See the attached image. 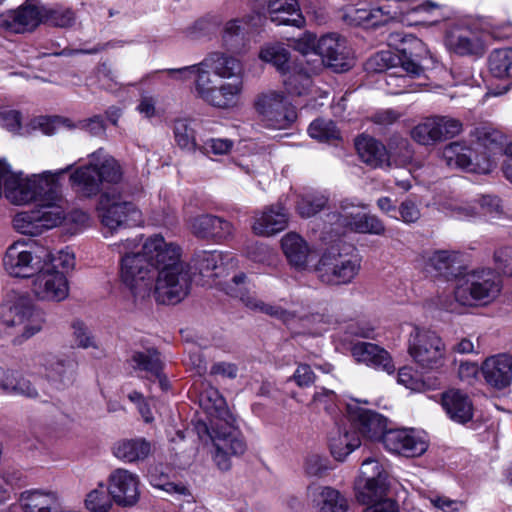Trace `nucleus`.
Segmentation results:
<instances>
[{"label": "nucleus", "instance_id": "obj_42", "mask_svg": "<svg viewBox=\"0 0 512 512\" xmlns=\"http://www.w3.org/2000/svg\"><path fill=\"white\" fill-rule=\"evenodd\" d=\"M96 163L93 158L78 166L70 175L71 186L77 193L88 197L96 193Z\"/></svg>", "mask_w": 512, "mask_h": 512}, {"label": "nucleus", "instance_id": "obj_59", "mask_svg": "<svg viewBox=\"0 0 512 512\" xmlns=\"http://www.w3.org/2000/svg\"><path fill=\"white\" fill-rule=\"evenodd\" d=\"M43 21L57 27H68L75 21V14L70 8H45Z\"/></svg>", "mask_w": 512, "mask_h": 512}, {"label": "nucleus", "instance_id": "obj_32", "mask_svg": "<svg viewBox=\"0 0 512 512\" xmlns=\"http://www.w3.org/2000/svg\"><path fill=\"white\" fill-rule=\"evenodd\" d=\"M441 405L449 419L458 424L472 420L474 407L469 396L459 389H449L442 394Z\"/></svg>", "mask_w": 512, "mask_h": 512}, {"label": "nucleus", "instance_id": "obj_11", "mask_svg": "<svg viewBox=\"0 0 512 512\" xmlns=\"http://www.w3.org/2000/svg\"><path fill=\"white\" fill-rule=\"evenodd\" d=\"M43 323V312L26 298H20L12 305L0 306V332L15 334L18 343L41 331Z\"/></svg>", "mask_w": 512, "mask_h": 512}, {"label": "nucleus", "instance_id": "obj_38", "mask_svg": "<svg viewBox=\"0 0 512 512\" xmlns=\"http://www.w3.org/2000/svg\"><path fill=\"white\" fill-rule=\"evenodd\" d=\"M282 250L289 263L299 270L307 267L310 248L306 241L297 233L290 232L281 239Z\"/></svg>", "mask_w": 512, "mask_h": 512}, {"label": "nucleus", "instance_id": "obj_31", "mask_svg": "<svg viewBox=\"0 0 512 512\" xmlns=\"http://www.w3.org/2000/svg\"><path fill=\"white\" fill-rule=\"evenodd\" d=\"M123 168L111 155L98 149V196L119 193Z\"/></svg>", "mask_w": 512, "mask_h": 512}, {"label": "nucleus", "instance_id": "obj_22", "mask_svg": "<svg viewBox=\"0 0 512 512\" xmlns=\"http://www.w3.org/2000/svg\"><path fill=\"white\" fill-rule=\"evenodd\" d=\"M33 369L47 380L52 389L61 390L73 382L72 364L51 353L37 355L33 359Z\"/></svg>", "mask_w": 512, "mask_h": 512}, {"label": "nucleus", "instance_id": "obj_14", "mask_svg": "<svg viewBox=\"0 0 512 512\" xmlns=\"http://www.w3.org/2000/svg\"><path fill=\"white\" fill-rule=\"evenodd\" d=\"M408 353L422 369L435 370L445 363L446 347L435 331L414 325L408 338Z\"/></svg>", "mask_w": 512, "mask_h": 512}, {"label": "nucleus", "instance_id": "obj_49", "mask_svg": "<svg viewBox=\"0 0 512 512\" xmlns=\"http://www.w3.org/2000/svg\"><path fill=\"white\" fill-rule=\"evenodd\" d=\"M489 69L494 77L512 78V48L494 50L489 56Z\"/></svg>", "mask_w": 512, "mask_h": 512}, {"label": "nucleus", "instance_id": "obj_53", "mask_svg": "<svg viewBox=\"0 0 512 512\" xmlns=\"http://www.w3.org/2000/svg\"><path fill=\"white\" fill-rule=\"evenodd\" d=\"M419 0H389L383 3L384 11L392 13L387 14V22L391 19H399L407 24V18L413 17L414 8Z\"/></svg>", "mask_w": 512, "mask_h": 512}, {"label": "nucleus", "instance_id": "obj_45", "mask_svg": "<svg viewBox=\"0 0 512 512\" xmlns=\"http://www.w3.org/2000/svg\"><path fill=\"white\" fill-rule=\"evenodd\" d=\"M233 258L230 254L221 251H201L195 255L194 264L199 269L200 274L208 276L212 271L220 269L223 265L233 267Z\"/></svg>", "mask_w": 512, "mask_h": 512}, {"label": "nucleus", "instance_id": "obj_61", "mask_svg": "<svg viewBox=\"0 0 512 512\" xmlns=\"http://www.w3.org/2000/svg\"><path fill=\"white\" fill-rule=\"evenodd\" d=\"M425 498L434 508L442 512H458L464 507L463 501L440 494H429Z\"/></svg>", "mask_w": 512, "mask_h": 512}, {"label": "nucleus", "instance_id": "obj_13", "mask_svg": "<svg viewBox=\"0 0 512 512\" xmlns=\"http://www.w3.org/2000/svg\"><path fill=\"white\" fill-rule=\"evenodd\" d=\"M387 41L389 46L398 51L399 64L406 72L405 76L399 78L389 74L388 77L391 80H399L406 85L408 78L420 77L424 73L425 62L431 58V55L422 40L396 31L389 34Z\"/></svg>", "mask_w": 512, "mask_h": 512}, {"label": "nucleus", "instance_id": "obj_35", "mask_svg": "<svg viewBox=\"0 0 512 512\" xmlns=\"http://www.w3.org/2000/svg\"><path fill=\"white\" fill-rule=\"evenodd\" d=\"M268 14L277 25L301 27L305 22L297 0H270Z\"/></svg>", "mask_w": 512, "mask_h": 512}, {"label": "nucleus", "instance_id": "obj_1", "mask_svg": "<svg viewBox=\"0 0 512 512\" xmlns=\"http://www.w3.org/2000/svg\"><path fill=\"white\" fill-rule=\"evenodd\" d=\"M198 72L197 96L215 108L231 109L238 105L243 92V65L228 53H209L198 64L185 66L181 72Z\"/></svg>", "mask_w": 512, "mask_h": 512}, {"label": "nucleus", "instance_id": "obj_5", "mask_svg": "<svg viewBox=\"0 0 512 512\" xmlns=\"http://www.w3.org/2000/svg\"><path fill=\"white\" fill-rule=\"evenodd\" d=\"M509 37H512V22L483 18L451 27L446 33L445 45L458 55L481 57L486 52L490 38Z\"/></svg>", "mask_w": 512, "mask_h": 512}, {"label": "nucleus", "instance_id": "obj_29", "mask_svg": "<svg viewBox=\"0 0 512 512\" xmlns=\"http://www.w3.org/2000/svg\"><path fill=\"white\" fill-rule=\"evenodd\" d=\"M480 370L488 385L504 389L512 382V356L501 353L487 357Z\"/></svg>", "mask_w": 512, "mask_h": 512}, {"label": "nucleus", "instance_id": "obj_51", "mask_svg": "<svg viewBox=\"0 0 512 512\" xmlns=\"http://www.w3.org/2000/svg\"><path fill=\"white\" fill-rule=\"evenodd\" d=\"M436 124L435 116L424 118L412 128L410 132L411 138L415 142L425 146L436 144L438 142Z\"/></svg>", "mask_w": 512, "mask_h": 512}, {"label": "nucleus", "instance_id": "obj_34", "mask_svg": "<svg viewBox=\"0 0 512 512\" xmlns=\"http://www.w3.org/2000/svg\"><path fill=\"white\" fill-rule=\"evenodd\" d=\"M20 505L24 512H61V501L56 492L32 490L21 493Z\"/></svg>", "mask_w": 512, "mask_h": 512}, {"label": "nucleus", "instance_id": "obj_37", "mask_svg": "<svg viewBox=\"0 0 512 512\" xmlns=\"http://www.w3.org/2000/svg\"><path fill=\"white\" fill-rule=\"evenodd\" d=\"M387 14L389 11H384L383 4L370 8L350 6L346 8L343 19L350 25L373 28L387 23Z\"/></svg>", "mask_w": 512, "mask_h": 512}, {"label": "nucleus", "instance_id": "obj_39", "mask_svg": "<svg viewBox=\"0 0 512 512\" xmlns=\"http://www.w3.org/2000/svg\"><path fill=\"white\" fill-rule=\"evenodd\" d=\"M260 104L261 122L270 129H287L296 120L297 113L295 107L285 96L281 103V108L276 112L269 109L268 104Z\"/></svg>", "mask_w": 512, "mask_h": 512}, {"label": "nucleus", "instance_id": "obj_46", "mask_svg": "<svg viewBox=\"0 0 512 512\" xmlns=\"http://www.w3.org/2000/svg\"><path fill=\"white\" fill-rule=\"evenodd\" d=\"M413 17L407 18V25H434L443 18L442 7L432 1L418 2Z\"/></svg>", "mask_w": 512, "mask_h": 512}, {"label": "nucleus", "instance_id": "obj_44", "mask_svg": "<svg viewBox=\"0 0 512 512\" xmlns=\"http://www.w3.org/2000/svg\"><path fill=\"white\" fill-rule=\"evenodd\" d=\"M132 368L139 373V376L152 380L153 376H159L163 370V363L156 350L136 352L131 358Z\"/></svg>", "mask_w": 512, "mask_h": 512}, {"label": "nucleus", "instance_id": "obj_54", "mask_svg": "<svg viewBox=\"0 0 512 512\" xmlns=\"http://www.w3.org/2000/svg\"><path fill=\"white\" fill-rule=\"evenodd\" d=\"M310 137L321 141L329 142L340 139V132L331 120L316 119L308 127Z\"/></svg>", "mask_w": 512, "mask_h": 512}, {"label": "nucleus", "instance_id": "obj_12", "mask_svg": "<svg viewBox=\"0 0 512 512\" xmlns=\"http://www.w3.org/2000/svg\"><path fill=\"white\" fill-rule=\"evenodd\" d=\"M72 165L55 172L46 171L42 174L23 178L20 174L11 171L8 165V173L4 177V191L6 198L15 205H24L31 201H38L59 177L70 171Z\"/></svg>", "mask_w": 512, "mask_h": 512}, {"label": "nucleus", "instance_id": "obj_30", "mask_svg": "<svg viewBox=\"0 0 512 512\" xmlns=\"http://www.w3.org/2000/svg\"><path fill=\"white\" fill-rule=\"evenodd\" d=\"M351 354L357 362L364 363L375 370L392 374L396 369L389 352L377 344L370 342L355 343L351 348Z\"/></svg>", "mask_w": 512, "mask_h": 512}, {"label": "nucleus", "instance_id": "obj_41", "mask_svg": "<svg viewBox=\"0 0 512 512\" xmlns=\"http://www.w3.org/2000/svg\"><path fill=\"white\" fill-rule=\"evenodd\" d=\"M150 453L151 444L144 438L123 439L113 446L114 456L127 463L144 460Z\"/></svg>", "mask_w": 512, "mask_h": 512}, {"label": "nucleus", "instance_id": "obj_28", "mask_svg": "<svg viewBox=\"0 0 512 512\" xmlns=\"http://www.w3.org/2000/svg\"><path fill=\"white\" fill-rule=\"evenodd\" d=\"M187 224L191 233L202 239L224 240L234 232V227L229 221L211 214L190 217Z\"/></svg>", "mask_w": 512, "mask_h": 512}, {"label": "nucleus", "instance_id": "obj_48", "mask_svg": "<svg viewBox=\"0 0 512 512\" xmlns=\"http://www.w3.org/2000/svg\"><path fill=\"white\" fill-rule=\"evenodd\" d=\"M173 134L176 144L189 152L196 151L199 146L196 142L195 130L188 119H177L173 124Z\"/></svg>", "mask_w": 512, "mask_h": 512}, {"label": "nucleus", "instance_id": "obj_20", "mask_svg": "<svg viewBox=\"0 0 512 512\" xmlns=\"http://www.w3.org/2000/svg\"><path fill=\"white\" fill-rule=\"evenodd\" d=\"M98 198L101 222L108 232H113L125 222L135 225L141 222V212L132 203L121 201L119 193L99 195Z\"/></svg>", "mask_w": 512, "mask_h": 512}, {"label": "nucleus", "instance_id": "obj_47", "mask_svg": "<svg viewBox=\"0 0 512 512\" xmlns=\"http://www.w3.org/2000/svg\"><path fill=\"white\" fill-rule=\"evenodd\" d=\"M388 154L392 167H408L412 164L414 151L407 139L394 137L389 142Z\"/></svg>", "mask_w": 512, "mask_h": 512}, {"label": "nucleus", "instance_id": "obj_4", "mask_svg": "<svg viewBox=\"0 0 512 512\" xmlns=\"http://www.w3.org/2000/svg\"><path fill=\"white\" fill-rule=\"evenodd\" d=\"M224 290L232 297L239 298L248 308L281 320L297 333L321 335L334 322L332 316L325 313H305L297 309L289 311L278 305L263 302L249 292L247 277L243 273L235 275Z\"/></svg>", "mask_w": 512, "mask_h": 512}, {"label": "nucleus", "instance_id": "obj_18", "mask_svg": "<svg viewBox=\"0 0 512 512\" xmlns=\"http://www.w3.org/2000/svg\"><path fill=\"white\" fill-rule=\"evenodd\" d=\"M226 426L220 428L217 423L211 421V439L215 448L212 457L217 467L222 471L230 469L232 456L244 454L247 448L243 437L233 430L234 424L231 427Z\"/></svg>", "mask_w": 512, "mask_h": 512}, {"label": "nucleus", "instance_id": "obj_55", "mask_svg": "<svg viewBox=\"0 0 512 512\" xmlns=\"http://www.w3.org/2000/svg\"><path fill=\"white\" fill-rule=\"evenodd\" d=\"M13 227L19 233L30 236H38L44 232L35 210L18 213L13 219Z\"/></svg>", "mask_w": 512, "mask_h": 512}, {"label": "nucleus", "instance_id": "obj_8", "mask_svg": "<svg viewBox=\"0 0 512 512\" xmlns=\"http://www.w3.org/2000/svg\"><path fill=\"white\" fill-rule=\"evenodd\" d=\"M138 246L134 239H127L117 245L118 252L123 255L120 277L134 295L144 298L151 292L154 278L152 267H155V261L145 255L144 244L141 252L137 250Z\"/></svg>", "mask_w": 512, "mask_h": 512}, {"label": "nucleus", "instance_id": "obj_60", "mask_svg": "<svg viewBox=\"0 0 512 512\" xmlns=\"http://www.w3.org/2000/svg\"><path fill=\"white\" fill-rule=\"evenodd\" d=\"M233 147L234 142L231 139L209 138L203 143V145L199 146L198 150L206 155H226L230 153Z\"/></svg>", "mask_w": 512, "mask_h": 512}, {"label": "nucleus", "instance_id": "obj_17", "mask_svg": "<svg viewBox=\"0 0 512 512\" xmlns=\"http://www.w3.org/2000/svg\"><path fill=\"white\" fill-rule=\"evenodd\" d=\"M328 217L329 222L336 226L337 232L340 229L375 235H382L385 232V226L378 217L361 212L352 202L344 201L340 211Z\"/></svg>", "mask_w": 512, "mask_h": 512}, {"label": "nucleus", "instance_id": "obj_25", "mask_svg": "<svg viewBox=\"0 0 512 512\" xmlns=\"http://www.w3.org/2000/svg\"><path fill=\"white\" fill-rule=\"evenodd\" d=\"M109 491L117 504L135 505L140 496L138 475L126 469H116L109 477Z\"/></svg>", "mask_w": 512, "mask_h": 512}, {"label": "nucleus", "instance_id": "obj_23", "mask_svg": "<svg viewBox=\"0 0 512 512\" xmlns=\"http://www.w3.org/2000/svg\"><path fill=\"white\" fill-rule=\"evenodd\" d=\"M346 412L351 425L363 437L372 441L382 440L383 434L387 431V419L384 416L360 406L357 401L348 403Z\"/></svg>", "mask_w": 512, "mask_h": 512}, {"label": "nucleus", "instance_id": "obj_9", "mask_svg": "<svg viewBox=\"0 0 512 512\" xmlns=\"http://www.w3.org/2000/svg\"><path fill=\"white\" fill-rule=\"evenodd\" d=\"M502 283L490 268L471 270L457 279L455 301L462 306L487 305L500 294Z\"/></svg>", "mask_w": 512, "mask_h": 512}, {"label": "nucleus", "instance_id": "obj_36", "mask_svg": "<svg viewBox=\"0 0 512 512\" xmlns=\"http://www.w3.org/2000/svg\"><path fill=\"white\" fill-rule=\"evenodd\" d=\"M308 495L321 512H346L348 509L346 498L334 488L309 486Z\"/></svg>", "mask_w": 512, "mask_h": 512}, {"label": "nucleus", "instance_id": "obj_62", "mask_svg": "<svg viewBox=\"0 0 512 512\" xmlns=\"http://www.w3.org/2000/svg\"><path fill=\"white\" fill-rule=\"evenodd\" d=\"M305 473L312 477H321L329 470L328 459L320 454H309L304 462Z\"/></svg>", "mask_w": 512, "mask_h": 512}, {"label": "nucleus", "instance_id": "obj_27", "mask_svg": "<svg viewBox=\"0 0 512 512\" xmlns=\"http://www.w3.org/2000/svg\"><path fill=\"white\" fill-rule=\"evenodd\" d=\"M288 222V211L281 203H277L255 213L252 231L258 236L269 237L283 231Z\"/></svg>", "mask_w": 512, "mask_h": 512}, {"label": "nucleus", "instance_id": "obj_3", "mask_svg": "<svg viewBox=\"0 0 512 512\" xmlns=\"http://www.w3.org/2000/svg\"><path fill=\"white\" fill-rule=\"evenodd\" d=\"M473 146L465 141H454L442 149V158L450 168L471 173L487 174L498 163L506 135L490 126L481 125L470 132Z\"/></svg>", "mask_w": 512, "mask_h": 512}, {"label": "nucleus", "instance_id": "obj_24", "mask_svg": "<svg viewBox=\"0 0 512 512\" xmlns=\"http://www.w3.org/2000/svg\"><path fill=\"white\" fill-rule=\"evenodd\" d=\"M45 7L35 0H27L15 10L2 16V24L15 33L34 30L42 21Z\"/></svg>", "mask_w": 512, "mask_h": 512}, {"label": "nucleus", "instance_id": "obj_2", "mask_svg": "<svg viewBox=\"0 0 512 512\" xmlns=\"http://www.w3.org/2000/svg\"><path fill=\"white\" fill-rule=\"evenodd\" d=\"M144 252L155 261L158 275L154 286L157 302L177 304L189 293L192 282L190 267L180 261V247L153 235L144 242Z\"/></svg>", "mask_w": 512, "mask_h": 512}, {"label": "nucleus", "instance_id": "obj_16", "mask_svg": "<svg viewBox=\"0 0 512 512\" xmlns=\"http://www.w3.org/2000/svg\"><path fill=\"white\" fill-rule=\"evenodd\" d=\"M46 257L48 252L35 243L16 241L6 251L4 267L12 276L30 277L36 275L43 267Z\"/></svg>", "mask_w": 512, "mask_h": 512}, {"label": "nucleus", "instance_id": "obj_7", "mask_svg": "<svg viewBox=\"0 0 512 512\" xmlns=\"http://www.w3.org/2000/svg\"><path fill=\"white\" fill-rule=\"evenodd\" d=\"M299 42L297 49L301 52L306 64H311L312 73H320L325 65L336 72L346 71L351 67L348 59L349 51L344 38L336 34L321 37L317 43L312 35H307Z\"/></svg>", "mask_w": 512, "mask_h": 512}, {"label": "nucleus", "instance_id": "obj_63", "mask_svg": "<svg viewBox=\"0 0 512 512\" xmlns=\"http://www.w3.org/2000/svg\"><path fill=\"white\" fill-rule=\"evenodd\" d=\"M246 254L252 261L262 264H270L274 257V253L268 245L258 242L248 245Z\"/></svg>", "mask_w": 512, "mask_h": 512}, {"label": "nucleus", "instance_id": "obj_50", "mask_svg": "<svg viewBox=\"0 0 512 512\" xmlns=\"http://www.w3.org/2000/svg\"><path fill=\"white\" fill-rule=\"evenodd\" d=\"M328 198L324 193L311 192L300 196L296 210L303 218H310L320 212L327 204Z\"/></svg>", "mask_w": 512, "mask_h": 512}, {"label": "nucleus", "instance_id": "obj_19", "mask_svg": "<svg viewBox=\"0 0 512 512\" xmlns=\"http://www.w3.org/2000/svg\"><path fill=\"white\" fill-rule=\"evenodd\" d=\"M384 448L391 454L418 457L428 448L427 435L415 429H389L383 434Z\"/></svg>", "mask_w": 512, "mask_h": 512}, {"label": "nucleus", "instance_id": "obj_40", "mask_svg": "<svg viewBox=\"0 0 512 512\" xmlns=\"http://www.w3.org/2000/svg\"><path fill=\"white\" fill-rule=\"evenodd\" d=\"M200 404L211 417L222 421L230 427L235 424V417L230 412L226 400L217 389L210 387L201 393Z\"/></svg>", "mask_w": 512, "mask_h": 512}, {"label": "nucleus", "instance_id": "obj_33", "mask_svg": "<svg viewBox=\"0 0 512 512\" xmlns=\"http://www.w3.org/2000/svg\"><path fill=\"white\" fill-rule=\"evenodd\" d=\"M355 148L360 159L372 168H391L388 149L379 140L362 134L355 139Z\"/></svg>", "mask_w": 512, "mask_h": 512}, {"label": "nucleus", "instance_id": "obj_57", "mask_svg": "<svg viewBox=\"0 0 512 512\" xmlns=\"http://www.w3.org/2000/svg\"><path fill=\"white\" fill-rule=\"evenodd\" d=\"M436 133L438 134V142L454 138L463 130V124L460 120L450 117L436 115Z\"/></svg>", "mask_w": 512, "mask_h": 512}, {"label": "nucleus", "instance_id": "obj_15", "mask_svg": "<svg viewBox=\"0 0 512 512\" xmlns=\"http://www.w3.org/2000/svg\"><path fill=\"white\" fill-rule=\"evenodd\" d=\"M360 267L357 255L341 254L332 249L321 256L314 271L322 283L338 286L350 283L359 273Z\"/></svg>", "mask_w": 512, "mask_h": 512}, {"label": "nucleus", "instance_id": "obj_6", "mask_svg": "<svg viewBox=\"0 0 512 512\" xmlns=\"http://www.w3.org/2000/svg\"><path fill=\"white\" fill-rule=\"evenodd\" d=\"M356 486L358 500L368 504L363 512H399L397 503L387 497L391 483L379 460L367 458L362 462Z\"/></svg>", "mask_w": 512, "mask_h": 512}, {"label": "nucleus", "instance_id": "obj_21", "mask_svg": "<svg viewBox=\"0 0 512 512\" xmlns=\"http://www.w3.org/2000/svg\"><path fill=\"white\" fill-rule=\"evenodd\" d=\"M32 292L40 300L61 302L69 295L68 279L53 265H43L33 279Z\"/></svg>", "mask_w": 512, "mask_h": 512}, {"label": "nucleus", "instance_id": "obj_58", "mask_svg": "<svg viewBox=\"0 0 512 512\" xmlns=\"http://www.w3.org/2000/svg\"><path fill=\"white\" fill-rule=\"evenodd\" d=\"M480 214L494 219L506 215V207L503 201L496 195L485 194L478 198Z\"/></svg>", "mask_w": 512, "mask_h": 512}, {"label": "nucleus", "instance_id": "obj_10", "mask_svg": "<svg viewBox=\"0 0 512 512\" xmlns=\"http://www.w3.org/2000/svg\"><path fill=\"white\" fill-rule=\"evenodd\" d=\"M261 60L272 63L283 75V83L290 94L302 96L311 92L313 87L312 77L318 73L310 71L311 64H306L301 56L291 66L289 64V53L282 44H268L264 46L259 54Z\"/></svg>", "mask_w": 512, "mask_h": 512}, {"label": "nucleus", "instance_id": "obj_26", "mask_svg": "<svg viewBox=\"0 0 512 512\" xmlns=\"http://www.w3.org/2000/svg\"><path fill=\"white\" fill-rule=\"evenodd\" d=\"M36 217L43 231L58 226L65 218L64 200L59 193L57 181L52 184L51 190H47L38 200Z\"/></svg>", "mask_w": 512, "mask_h": 512}, {"label": "nucleus", "instance_id": "obj_56", "mask_svg": "<svg viewBox=\"0 0 512 512\" xmlns=\"http://www.w3.org/2000/svg\"><path fill=\"white\" fill-rule=\"evenodd\" d=\"M260 21L261 17L259 15L228 21L223 30V40L228 43L233 37L243 36L245 33L250 32L252 27L256 26Z\"/></svg>", "mask_w": 512, "mask_h": 512}, {"label": "nucleus", "instance_id": "obj_64", "mask_svg": "<svg viewBox=\"0 0 512 512\" xmlns=\"http://www.w3.org/2000/svg\"><path fill=\"white\" fill-rule=\"evenodd\" d=\"M457 252L439 250L435 251L429 258L430 264L439 272L450 269L458 259Z\"/></svg>", "mask_w": 512, "mask_h": 512}, {"label": "nucleus", "instance_id": "obj_43", "mask_svg": "<svg viewBox=\"0 0 512 512\" xmlns=\"http://www.w3.org/2000/svg\"><path fill=\"white\" fill-rule=\"evenodd\" d=\"M360 444V438L357 433H350L346 429L341 430L340 428L333 432L329 439L331 454L338 461H343Z\"/></svg>", "mask_w": 512, "mask_h": 512}, {"label": "nucleus", "instance_id": "obj_52", "mask_svg": "<svg viewBox=\"0 0 512 512\" xmlns=\"http://www.w3.org/2000/svg\"><path fill=\"white\" fill-rule=\"evenodd\" d=\"M4 392L25 396L31 399H37L40 397L39 392L31 381L19 375L14 370H11Z\"/></svg>", "mask_w": 512, "mask_h": 512}]
</instances>
